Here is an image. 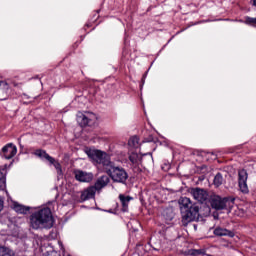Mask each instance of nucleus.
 <instances>
[{"label": "nucleus", "mask_w": 256, "mask_h": 256, "mask_svg": "<svg viewBox=\"0 0 256 256\" xmlns=\"http://www.w3.org/2000/svg\"><path fill=\"white\" fill-rule=\"evenodd\" d=\"M53 223H55V221L53 220V214L49 208L40 209L30 216L32 229H51Z\"/></svg>", "instance_id": "nucleus-1"}, {"label": "nucleus", "mask_w": 256, "mask_h": 256, "mask_svg": "<svg viewBox=\"0 0 256 256\" xmlns=\"http://www.w3.org/2000/svg\"><path fill=\"white\" fill-rule=\"evenodd\" d=\"M180 211L183 225H189L191 221L199 219V205L193 204L188 197H182L179 200Z\"/></svg>", "instance_id": "nucleus-2"}, {"label": "nucleus", "mask_w": 256, "mask_h": 256, "mask_svg": "<svg viewBox=\"0 0 256 256\" xmlns=\"http://www.w3.org/2000/svg\"><path fill=\"white\" fill-rule=\"evenodd\" d=\"M106 173L114 183H121L122 185H125V183H127V179H129L127 171L124 170L123 167L114 166L113 163L109 168H106Z\"/></svg>", "instance_id": "nucleus-3"}, {"label": "nucleus", "mask_w": 256, "mask_h": 256, "mask_svg": "<svg viewBox=\"0 0 256 256\" xmlns=\"http://www.w3.org/2000/svg\"><path fill=\"white\" fill-rule=\"evenodd\" d=\"M86 153L90 159L94 160L95 163L103 165L106 169H109L113 165L111 157L101 150H88Z\"/></svg>", "instance_id": "nucleus-4"}, {"label": "nucleus", "mask_w": 256, "mask_h": 256, "mask_svg": "<svg viewBox=\"0 0 256 256\" xmlns=\"http://www.w3.org/2000/svg\"><path fill=\"white\" fill-rule=\"evenodd\" d=\"M76 121L80 127H93L97 121V116L93 112H78Z\"/></svg>", "instance_id": "nucleus-5"}, {"label": "nucleus", "mask_w": 256, "mask_h": 256, "mask_svg": "<svg viewBox=\"0 0 256 256\" xmlns=\"http://www.w3.org/2000/svg\"><path fill=\"white\" fill-rule=\"evenodd\" d=\"M249 174H247V170L242 169L238 172V185L241 193H249V186H247V179Z\"/></svg>", "instance_id": "nucleus-6"}, {"label": "nucleus", "mask_w": 256, "mask_h": 256, "mask_svg": "<svg viewBox=\"0 0 256 256\" xmlns=\"http://www.w3.org/2000/svg\"><path fill=\"white\" fill-rule=\"evenodd\" d=\"M227 205H229V199L227 198H221L220 196H213L211 198V206L213 207V209L221 211L223 209H226Z\"/></svg>", "instance_id": "nucleus-7"}, {"label": "nucleus", "mask_w": 256, "mask_h": 256, "mask_svg": "<svg viewBox=\"0 0 256 256\" xmlns=\"http://www.w3.org/2000/svg\"><path fill=\"white\" fill-rule=\"evenodd\" d=\"M0 155L4 159H13V157L17 155V146H15L13 143L7 144L2 148Z\"/></svg>", "instance_id": "nucleus-8"}, {"label": "nucleus", "mask_w": 256, "mask_h": 256, "mask_svg": "<svg viewBox=\"0 0 256 256\" xmlns=\"http://www.w3.org/2000/svg\"><path fill=\"white\" fill-rule=\"evenodd\" d=\"M190 193L192 197L199 203H204V201H207V197H209V194H207V191L201 188H193L190 191Z\"/></svg>", "instance_id": "nucleus-9"}, {"label": "nucleus", "mask_w": 256, "mask_h": 256, "mask_svg": "<svg viewBox=\"0 0 256 256\" xmlns=\"http://www.w3.org/2000/svg\"><path fill=\"white\" fill-rule=\"evenodd\" d=\"M74 175L76 181H80V183H89L90 181H93V173L75 170Z\"/></svg>", "instance_id": "nucleus-10"}, {"label": "nucleus", "mask_w": 256, "mask_h": 256, "mask_svg": "<svg viewBox=\"0 0 256 256\" xmlns=\"http://www.w3.org/2000/svg\"><path fill=\"white\" fill-rule=\"evenodd\" d=\"M99 191L96 189L95 186H90L86 190H84L81 194V200L82 201H87L88 199H93L95 197V194Z\"/></svg>", "instance_id": "nucleus-11"}, {"label": "nucleus", "mask_w": 256, "mask_h": 256, "mask_svg": "<svg viewBox=\"0 0 256 256\" xmlns=\"http://www.w3.org/2000/svg\"><path fill=\"white\" fill-rule=\"evenodd\" d=\"M111 180L109 179V176L103 175L99 177L94 185L98 191H101V189L107 187L109 185V182Z\"/></svg>", "instance_id": "nucleus-12"}, {"label": "nucleus", "mask_w": 256, "mask_h": 256, "mask_svg": "<svg viewBox=\"0 0 256 256\" xmlns=\"http://www.w3.org/2000/svg\"><path fill=\"white\" fill-rule=\"evenodd\" d=\"M214 235H216L217 237H235V233H233V231L222 227H217L214 230Z\"/></svg>", "instance_id": "nucleus-13"}, {"label": "nucleus", "mask_w": 256, "mask_h": 256, "mask_svg": "<svg viewBox=\"0 0 256 256\" xmlns=\"http://www.w3.org/2000/svg\"><path fill=\"white\" fill-rule=\"evenodd\" d=\"M119 199L122 205V211H127V209H129V202L131 201V197L129 196H125L123 194L119 195Z\"/></svg>", "instance_id": "nucleus-14"}, {"label": "nucleus", "mask_w": 256, "mask_h": 256, "mask_svg": "<svg viewBox=\"0 0 256 256\" xmlns=\"http://www.w3.org/2000/svg\"><path fill=\"white\" fill-rule=\"evenodd\" d=\"M35 155L40 159H46L49 163H53V157H51L45 150H36Z\"/></svg>", "instance_id": "nucleus-15"}, {"label": "nucleus", "mask_w": 256, "mask_h": 256, "mask_svg": "<svg viewBox=\"0 0 256 256\" xmlns=\"http://www.w3.org/2000/svg\"><path fill=\"white\" fill-rule=\"evenodd\" d=\"M29 209H30L29 207H26L24 205L14 204V211H16V213L27 215V213H29Z\"/></svg>", "instance_id": "nucleus-16"}, {"label": "nucleus", "mask_w": 256, "mask_h": 256, "mask_svg": "<svg viewBox=\"0 0 256 256\" xmlns=\"http://www.w3.org/2000/svg\"><path fill=\"white\" fill-rule=\"evenodd\" d=\"M129 159L133 165H139V163H141V155H139L137 152H132Z\"/></svg>", "instance_id": "nucleus-17"}, {"label": "nucleus", "mask_w": 256, "mask_h": 256, "mask_svg": "<svg viewBox=\"0 0 256 256\" xmlns=\"http://www.w3.org/2000/svg\"><path fill=\"white\" fill-rule=\"evenodd\" d=\"M225 183V179L221 173H217L214 177V185L215 187H221Z\"/></svg>", "instance_id": "nucleus-18"}, {"label": "nucleus", "mask_w": 256, "mask_h": 256, "mask_svg": "<svg viewBox=\"0 0 256 256\" xmlns=\"http://www.w3.org/2000/svg\"><path fill=\"white\" fill-rule=\"evenodd\" d=\"M129 147L132 149H139V138L137 136H133L128 141Z\"/></svg>", "instance_id": "nucleus-19"}, {"label": "nucleus", "mask_w": 256, "mask_h": 256, "mask_svg": "<svg viewBox=\"0 0 256 256\" xmlns=\"http://www.w3.org/2000/svg\"><path fill=\"white\" fill-rule=\"evenodd\" d=\"M0 256H15V253L9 248L0 246Z\"/></svg>", "instance_id": "nucleus-20"}, {"label": "nucleus", "mask_w": 256, "mask_h": 256, "mask_svg": "<svg viewBox=\"0 0 256 256\" xmlns=\"http://www.w3.org/2000/svg\"><path fill=\"white\" fill-rule=\"evenodd\" d=\"M189 255L205 256V250H203V249H191V250H189Z\"/></svg>", "instance_id": "nucleus-21"}, {"label": "nucleus", "mask_w": 256, "mask_h": 256, "mask_svg": "<svg viewBox=\"0 0 256 256\" xmlns=\"http://www.w3.org/2000/svg\"><path fill=\"white\" fill-rule=\"evenodd\" d=\"M50 164H51V165H54V167H55V169H56L58 175H61V173H62L61 164H60L59 162H57V161L55 160V158H53V162H50Z\"/></svg>", "instance_id": "nucleus-22"}, {"label": "nucleus", "mask_w": 256, "mask_h": 256, "mask_svg": "<svg viewBox=\"0 0 256 256\" xmlns=\"http://www.w3.org/2000/svg\"><path fill=\"white\" fill-rule=\"evenodd\" d=\"M0 90L5 92L9 90V84H7L5 81L0 80Z\"/></svg>", "instance_id": "nucleus-23"}, {"label": "nucleus", "mask_w": 256, "mask_h": 256, "mask_svg": "<svg viewBox=\"0 0 256 256\" xmlns=\"http://www.w3.org/2000/svg\"><path fill=\"white\" fill-rule=\"evenodd\" d=\"M245 23H246V25H256V18H251V17L247 16L245 18Z\"/></svg>", "instance_id": "nucleus-24"}, {"label": "nucleus", "mask_w": 256, "mask_h": 256, "mask_svg": "<svg viewBox=\"0 0 256 256\" xmlns=\"http://www.w3.org/2000/svg\"><path fill=\"white\" fill-rule=\"evenodd\" d=\"M5 188V175L3 172H0V189Z\"/></svg>", "instance_id": "nucleus-25"}, {"label": "nucleus", "mask_w": 256, "mask_h": 256, "mask_svg": "<svg viewBox=\"0 0 256 256\" xmlns=\"http://www.w3.org/2000/svg\"><path fill=\"white\" fill-rule=\"evenodd\" d=\"M0 211H3V200L0 199Z\"/></svg>", "instance_id": "nucleus-26"}, {"label": "nucleus", "mask_w": 256, "mask_h": 256, "mask_svg": "<svg viewBox=\"0 0 256 256\" xmlns=\"http://www.w3.org/2000/svg\"><path fill=\"white\" fill-rule=\"evenodd\" d=\"M253 6L256 7V0H253Z\"/></svg>", "instance_id": "nucleus-27"}, {"label": "nucleus", "mask_w": 256, "mask_h": 256, "mask_svg": "<svg viewBox=\"0 0 256 256\" xmlns=\"http://www.w3.org/2000/svg\"><path fill=\"white\" fill-rule=\"evenodd\" d=\"M169 219H173V216H170Z\"/></svg>", "instance_id": "nucleus-28"}]
</instances>
